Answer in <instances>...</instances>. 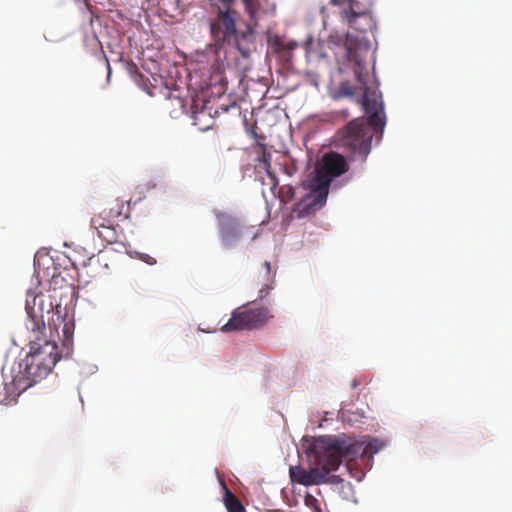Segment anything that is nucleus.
<instances>
[{
    "label": "nucleus",
    "instance_id": "16",
    "mask_svg": "<svg viewBox=\"0 0 512 512\" xmlns=\"http://www.w3.org/2000/svg\"><path fill=\"white\" fill-rule=\"evenodd\" d=\"M224 490L223 502L228 512H246L239 498L233 494L224 481H221Z\"/></svg>",
    "mask_w": 512,
    "mask_h": 512
},
{
    "label": "nucleus",
    "instance_id": "3",
    "mask_svg": "<svg viewBox=\"0 0 512 512\" xmlns=\"http://www.w3.org/2000/svg\"><path fill=\"white\" fill-rule=\"evenodd\" d=\"M348 170L346 159L335 152L326 153L309 181L310 192L293 209L298 217L308 216L319 210L327 200L331 181Z\"/></svg>",
    "mask_w": 512,
    "mask_h": 512
},
{
    "label": "nucleus",
    "instance_id": "9",
    "mask_svg": "<svg viewBox=\"0 0 512 512\" xmlns=\"http://www.w3.org/2000/svg\"><path fill=\"white\" fill-rule=\"evenodd\" d=\"M366 77L364 75V83H360L364 90L362 97V106L368 114L367 123L376 130H383L385 126V115L383 113V103L379 101L381 98L376 90L366 86Z\"/></svg>",
    "mask_w": 512,
    "mask_h": 512
},
{
    "label": "nucleus",
    "instance_id": "24",
    "mask_svg": "<svg viewBox=\"0 0 512 512\" xmlns=\"http://www.w3.org/2000/svg\"><path fill=\"white\" fill-rule=\"evenodd\" d=\"M320 13H321V15H322L323 19H325L326 17H328V14H327V8H326V6H321V8H320Z\"/></svg>",
    "mask_w": 512,
    "mask_h": 512
},
{
    "label": "nucleus",
    "instance_id": "5",
    "mask_svg": "<svg viewBox=\"0 0 512 512\" xmlns=\"http://www.w3.org/2000/svg\"><path fill=\"white\" fill-rule=\"evenodd\" d=\"M213 213L217 220L219 239L224 248L236 247L243 238L253 241L258 237V232L254 231L253 227L244 226L236 216L217 209Z\"/></svg>",
    "mask_w": 512,
    "mask_h": 512
},
{
    "label": "nucleus",
    "instance_id": "29",
    "mask_svg": "<svg viewBox=\"0 0 512 512\" xmlns=\"http://www.w3.org/2000/svg\"><path fill=\"white\" fill-rule=\"evenodd\" d=\"M254 137H257V133L255 131H252Z\"/></svg>",
    "mask_w": 512,
    "mask_h": 512
},
{
    "label": "nucleus",
    "instance_id": "15",
    "mask_svg": "<svg viewBox=\"0 0 512 512\" xmlns=\"http://www.w3.org/2000/svg\"><path fill=\"white\" fill-rule=\"evenodd\" d=\"M44 307V295H36L34 293H28L26 299V311L33 321L43 317Z\"/></svg>",
    "mask_w": 512,
    "mask_h": 512
},
{
    "label": "nucleus",
    "instance_id": "22",
    "mask_svg": "<svg viewBox=\"0 0 512 512\" xmlns=\"http://www.w3.org/2000/svg\"><path fill=\"white\" fill-rule=\"evenodd\" d=\"M305 505L313 512H322L320 502L314 496L307 494L304 499Z\"/></svg>",
    "mask_w": 512,
    "mask_h": 512
},
{
    "label": "nucleus",
    "instance_id": "23",
    "mask_svg": "<svg viewBox=\"0 0 512 512\" xmlns=\"http://www.w3.org/2000/svg\"><path fill=\"white\" fill-rule=\"evenodd\" d=\"M63 333L65 336L63 345L68 348V346L72 343L73 325L69 324V323H65L64 327H63Z\"/></svg>",
    "mask_w": 512,
    "mask_h": 512
},
{
    "label": "nucleus",
    "instance_id": "28",
    "mask_svg": "<svg viewBox=\"0 0 512 512\" xmlns=\"http://www.w3.org/2000/svg\"><path fill=\"white\" fill-rule=\"evenodd\" d=\"M107 67H108V76L110 75V64L107 62Z\"/></svg>",
    "mask_w": 512,
    "mask_h": 512
},
{
    "label": "nucleus",
    "instance_id": "7",
    "mask_svg": "<svg viewBox=\"0 0 512 512\" xmlns=\"http://www.w3.org/2000/svg\"><path fill=\"white\" fill-rule=\"evenodd\" d=\"M272 314L266 307L235 310L229 321L221 327L223 332L257 329L265 325Z\"/></svg>",
    "mask_w": 512,
    "mask_h": 512
},
{
    "label": "nucleus",
    "instance_id": "18",
    "mask_svg": "<svg viewBox=\"0 0 512 512\" xmlns=\"http://www.w3.org/2000/svg\"><path fill=\"white\" fill-rule=\"evenodd\" d=\"M165 106H166V109L169 110L171 115L177 116L178 114L184 113L186 103H185V100L181 96L174 95L173 93H169V96L166 99Z\"/></svg>",
    "mask_w": 512,
    "mask_h": 512
},
{
    "label": "nucleus",
    "instance_id": "27",
    "mask_svg": "<svg viewBox=\"0 0 512 512\" xmlns=\"http://www.w3.org/2000/svg\"><path fill=\"white\" fill-rule=\"evenodd\" d=\"M52 307H53L52 303H49V305L46 309L48 313L52 310Z\"/></svg>",
    "mask_w": 512,
    "mask_h": 512
},
{
    "label": "nucleus",
    "instance_id": "20",
    "mask_svg": "<svg viewBox=\"0 0 512 512\" xmlns=\"http://www.w3.org/2000/svg\"><path fill=\"white\" fill-rule=\"evenodd\" d=\"M98 236L105 242L112 244L118 241V234L116 231V226L111 225L101 229L96 230Z\"/></svg>",
    "mask_w": 512,
    "mask_h": 512
},
{
    "label": "nucleus",
    "instance_id": "1",
    "mask_svg": "<svg viewBox=\"0 0 512 512\" xmlns=\"http://www.w3.org/2000/svg\"><path fill=\"white\" fill-rule=\"evenodd\" d=\"M350 440L340 441L332 436H321L314 440L309 457L317 466L309 470L301 466L290 467L292 482L304 486L319 485L328 481L330 472L335 471L341 464V455L355 454Z\"/></svg>",
    "mask_w": 512,
    "mask_h": 512
},
{
    "label": "nucleus",
    "instance_id": "17",
    "mask_svg": "<svg viewBox=\"0 0 512 512\" xmlns=\"http://www.w3.org/2000/svg\"><path fill=\"white\" fill-rule=\"evenodd\" d=\"M129 209H130L129 201H127L125 203L124 201L117 199L111 204L109 209H106V210H107V215L109 217H111L114 221H116L120 217L127 218Z\"/></svg>",
    "mask_w": 512,
    "mask_h": 512
},
{
    "label": "nucleus",
    "instance_id": "25",
    "mask_svg": "<svg viewBox=\"0 0 512 512\" xmlns=\"http://www.w3.org/2000/svg\"><path fill=\"white\" fill-rule=\"evenodd\" d=\"M220 2H222L223 5H228V7H230V5L234 2V0H219Z\"/></svg>",
    "mask_w": 512,
    "mask_h": 512
},
{
    "label": "nucleus",
    "instance_id": "26",
    "mask_svg": "<svg viewBox=\"0 0 512 512\" xmlns=\"http://www.w3.org/2000/svg\"><path fill=\"white\" fill-rule=\"evenodd\" d=\"M358 385H359V382H358V381L354 380V381L352 382V388H356Z\"/></svg>",
    "mask_w": 512,
    "mask_h": 512
},
{
    "label": "nucleus",
    "instance_id": "19",
    "mask_svg": "<svg viewBox=\"0 0 512 512\" xmlns=\"http://www.w3.org/2000/svg\"><path fill=\"white\" fill-rule=\"evenodd\" d=\"M115 225V221L107 215V210L104 209L99 214L94 215L91 219V227L95 230Z\"/></svg>",
    "mask_w": 512,
    "mask_h": 512
},
{
    "label": "nucleus",
    "instance_id": "14",
    "mask_svg": "<svg viewBox=\"0 0 512 512\" xmlns=\"http://www.w3.org/2000/svg\"><path fill=\"white\" fill-rule=\"evenodd\" d=\"M346 21L351 28L363 34L373 32L376 29V22L369 11L349 17Z\"/></svg>",
    "mask_w": 512,
    "mask_h": 512
},
{
    "label": "nucleus",
    "instance_id": "8",
    "mask_svg": "<svg viewBox=\"0 0 512 512\" xmlns=\"http://www.w3.org/2000/svg\"><path fill=\"white\" fill-rule=\"evenodd\" d=\"M365 130L364 119L356 118L339 132L342 145L360 155L363 161L371 150V139L365 137Z\"/></svg>",
    "mask_w": 512,
    "mask_h": 512
},
{
    "label": "nucleus",
    "instance_id": "4",
    "mask_svg": "<svg viewBox=\"0 0 512 512\" xmlns=\"http://www.w3.org/2000/svg\"><path fill=\"white\" fill-rule=\"evenodd\" d=\"M237 12L230 7L218 8L216 17L210 23V34L216 51L225 46H234L243 57L249 56V51L240 44V34L236 28Z\"/></svg>",
    "mask_w": 512,
    "mask_h": 512
},
{
    "label": "nucleus",
    "instance_id": "11",
    "mask_svg": "<svg viewBox=\"0 0 512 512\" xmlns=\"http://www.w3.org/2000/svg\"><path fill=\"white\" fill-rule=\"evenodd\" d=\"M334 439H337V440H340V441H344L345 440H350V444H353V448H355V454L353 455H341V460L343 458L345 459H348V460H353L355 458H357L358 456H365V455H373L375 453H377L380 449V446L378 444V442L376 440L374 441H370L368 443H364V442H360L358 440H356L355 438L351 437V436H347L345 434H342V435H339V436H332Z\"/></svg>",
    "mask_w": 512,
    "mask_h": 512
},
{
    "label": "nucleus",
    "instance_id": "6",
    "mask_svg": "<svg viewBox=\"0 0 512 512\" xmlns=\"http://www.w3.org/2000/svg\"><path fill=\"white\" fill-rule=\"evenodd\" d=\"M327 47L337 55V49L343 50V57L354 63V74L359 83H364V63L363 58L359 54V49L362 46L361 41L349 34L341 35L338 32H331L327 38Z\"/></svg>",
    "mask_w": 512,
    "mask_h": 512
},
{
    "label": "nucleus",
    "instance_id": "10",
    "mask_svg": "<svg viewBox=\"0 0 512 512\" xmlns=\"http://www.w3.org/2000/svg\"><path fill=\"white\" fill-rule=\"evenodd\" d=\"M273 282L274 277L271 273V264L266 261L261 265L252 279L253 287L258 289V299H263L268 296L270 290L273 288Z\"/></svg>",
    "mask_w": 512,
    "mask_h": 512
},
{
    "label": "nucleus",
    "instance_id": "2",
    "mask_svg": "<svg viewBox=\"0 0 512 512\" xmlns=\"http://www.w3.org/2000/svg\"><path fill=\"white\" fill-rule=\"evenodd\" d=\"M61 358L55 341L38 338L30 343V352L12 369L11 385L21 394L46 378Z\"/></svg>",
    "mask_w": 512,
    "mask_h": 512
},
{
    "label": "nucleus",
    "instance_id": "12",
    "mask_svg": "<svg viewBox=\"0 0 512 512\" xmlns=\"http://www.w3.org/2000/svg\"><path fill=\"white\" fill-rule=\"evenodd\" d=\"M262 153L258 156V161L267 174V179L263 180V185L268 186L269 192L272 196L276 195V188L278 186V179L271 171V155L265 149L264 145L259 144Z\"/></svg>",
    "mask_w": 512,
    "mask_h": 512
},
{
    "label": "nucleus",
    "instance_id": "21",
    "mask_svg": "<svg viewBox=\"0 0 512 512\" xmlns=\"http://www.w3.org/2000/svg\"><path fill=\"white\" fill-rule=\"evenodd\" d=\"M295 195V190L291 185H283L279 189L276 188V195L274 197H278L282 203L290 202Z\"/></svg>",
    "mask_w": 512,
    "mask_h": 512
},
{
    "label": "nucleus",
    "instance_id": "13",
    "mask_svg": "<svg viewBox=\"0 0 512 512\" xmlns=\"http://www.w3.org/2000/svg\"><path fill=\"white\" fill-rule=\"evenodd\" d=\"M329 4L341 8V17L345 20L349 17L368 12L367 8L358 0H328Z\"/></svg>",
    "mask_w": 512,
    "mask_h": 512
}]
</instances>
